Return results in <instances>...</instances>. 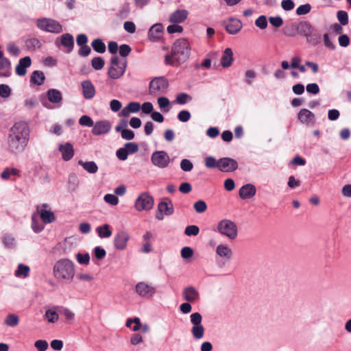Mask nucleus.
<instances>
[{"mask_svg":"<svg viewBox=\"0 0 351 351\" xmlns=\"http://www.w3.org/2000/svg\"><path fill=\"white\" fill-rule=\"evenodd\" d=\"M143 342V337L138 333L132 335L130 339V343L132 346H136Z\"/></svg>","mask_w":351,"mask_h":351,"instance_id":"864d4df0","label":"nucleus"},{"mask_svg":"<svg viewBox=\"0 0 351 351\" xmlns=\"http://www.w3.org/2000/svg\"><path fill=\"white\" fill-rule=\"evenodd\" d=\"M182 296L185 301L188 302H194L199 300V293L194 287L189 286L184 289Z\"/></svg>","mask_w":351,"mask_h":351,"instance_id":"aec40b11","label":"nucleus"},{"mask_svg":"<svg viewBox=\"0 0 351 351\" xmlns=\"http://www.w3.org/2000/svg\"><path fill=\"white\" fill-rule=\"evenodd\" d=\"M26 46L29 49H36L41 47L40 40L37 38H29L25 42Z\"/></svg>","mask_w":351,"mask_h":351,"instance_id":"37998d69","label":"nucleus"},{"mask_svg":"<svg viewBox=\"0 0 351 351\" xmlns=\"http://www.w3.org/2000/svg\"><path fill=\"white\" fill-rule=\"evenodd\" d=\"M199 229L197 226L191 225L187 226L184 230V233L186 235L190 236H196L199 234Z\"/></svg>","mask_w":351,"mask_h":351,"instance_id":"603ef678","label":"nucleus"},{"mask_svg":"<svg viewBox=\"0 0 351 351\" xmlns=\"http://www.w3.org/2000/svg\"><path fill=\"white\" fill-rule=\"evenodd\" d=\"M53 274L59 282H71L75 274L74 263L69 258L58 260L53 265Z\"/></svg>","mask_w":351,"mask_h":351,"instance_id":"7ed1b4c3","label":"nucleus"},{"mask_svg":"<svg viewBox=\"0 0 351 351\" xmlns=\"http://www.w3.org/2000/svg\"><path fill=\"white\" fill-rule=\"evenodd\" d=\"M151 161L154 166L164 169L169 165L170 157L165 151H156L152 154Z\"/></svg>","mask_w":351,"mask_h":351,"instance_id":"9b49d317","label":"nucleus"},{"mask_svg":"<svg viewBox=\"0 0 351 351\" xmlns=\"http://www.w3.org/2000/svg\"><path fill=\"white\" fill-rule=\"evenodd\" d=\"M321 37L320 35L313 29L311 34L306 37L308 43L317 45L320 43Z\"/></svg>","mask_w":351,"mask_h":351,"instance_id":"a19ab883","label":"nucleus"},{"mask_svg":"<svg viewBox=\"0 0 351 351\" xmlns=\"http://www.w3.org/2000/svg\"><path fill=\"white\" fill-rule=\"evenodd\" d=\"M78 165L89 173H95L98 171V167L94 161L84 162L80 160L78 161Z\"/></svg>","mask_w":351,"mask_h":351,"instance_id":"72a5a7b5","label":"nucleus"},{"mask_svg":"<svg viewBox=\"0 0 351 351\" xmlns=\"http://www.w3.org/2000/svg\"><path fill=\"white\" fill-rule=\"evenodd\" d=\"M191 113L189 111L183 110L178 114V119L181 122H186L191 119Z\"/></svg>","mask_w":351,"mask_h":351,"instance_id":"e2e57ef3","label":"nucleus"},{"mask_svg":"<svg viewBox=\"0 0 351 351\" xmlns=\"http://www.w3.org/2000/svg\"><path fill=\"white\" fill-rule=\"evenodd\" d=\"M37 27L45 32L58 34L62 32V27L56 20L51 19H40L36 21Z\"/></svg>","mask_w":351,"mask_h":351,"instance_id":"6e6552de","label":"nucleus"},{"mask_svg":"<svg viewBox=\"0 0 351 351\" xmlns=\"http://www.w3.org/2000/svg\"><path fill=\"white\" fill-rule=\"evenodd\" d=\"M233 62V51L230 48H226L221 58V64L223 68L230 67Z\"/></svg>","mask_w":351,"mask_h":351,"instance_id":"c85d7f7f","label":"nucleus"},{"mask_svg":"<svg viewBox=\"0 0 351 351\" xmlns=\"http://www.w3.org/2000/svg\"><path fill=\"white\" fill-rule=\"evenodd\" d=\"M128 154H132L138 152V146L135 143H127L124 145Z\"/></svg>","mask_w":351,"mask_h":351,"instance_id":"052dcab7","label":"nucleus"},{"mask_svg":"<svg viewBox=\"0 0 351 351\" xmlns=\"http://www.w3.org/2000/svg\"><path fill=\"white\" fill-rule=\"evenodd\" d=\"M82 88V95L86 99H90L95 95V88L90 80L83 81L81 84Z\"/></svg>","mask_w":351,"mask_h":351,"instance_id":"b1692460","label":"nucleus"},{"mask_svg":"<svg viewBox=\"0 0 351 351\" xmlns=\"http://www.w3.org/2000/svg\"><path fill=\"white\" fill-rule=\"evenodd\" d=\"M12 90L7 84H0V97L8 98L11 95Z\"/></svg>","mask_w":351,"mask_h":351,"instance_id":"3c124183","label":"nucleus"},{"mask_svg":"<svg viewBox=\"0 0 351 351\" xmlns=\"http://www.w3.org/2000/svg\"><path fill=\"white\" fill-rule=\"evenodd\" d=\"M19 322V317L14 313L8 314L4 320L5 324L10 327L16 326Z\"/></svg>","mask_w":351,"mask_h":351,"instance_id":"e433bc0d","label":"nucleus"},{"mask_svg":"<svg viewBox=\"0 0 351 351\" xmlns=\"http://www.w3.org/2000/svg\"><path fill=\"white\" fill-rule=\"evenodd\" d=\"M32 60L29 56H25L19 60L16 66V73L19 76H23L27 73V68L29 67Z\"/></svg>","mask_w":351,"mask_h":351,"instance_id":"5701e85b","label":"nucleus"},{"mask_svg":"<svg viewBox=\"0 0 351 351\" xmlns=\"http://www.w3.org/2000/svg\"><path fill=\"white\" fill-rule=\"evenodd\" d=\"M45 75L43 72L40 71H35L32 73L31 76V82L36 85H41L45 81Z\"/></svg>","mask_w":351,"mask_h":351,"instance_id":"f704fd0d","label":"nucleus"},{"mask_svg":"<svg viewBox=\"0 0 351 351\" xmlns=\"http://www.w3.org/2000/svg\"><path fill=\"white\" fill-rule=\"evenodd\" d=\"M11 73L10 61L5 57L0 59V77H7Z\"/></svg>","mask_w":351,"mask_h":351,"instance_id":"7c9ffc66","label":"nucleus"},{"mask_svg":"<svg viewBox=\"0 0 351 351\" xmlns=\"http://www.w3.org/2000/svg\"><path fill=\"white\" fill-rule=\"evenodd\" d=\"M205 165L208 168H217L219 167V160L213 156H208L205 158Z\"/></svg>","mask_w":351,"mask_h":351,"instance_id":"8fccbe9b","label":"nucleus"},{"mask_svg":"<svg viewBox=\"0 0 351 351\" xmlns=\"http://www.w3.org/2000/svg\"><path fill=\"white\" fill-rule=\"evenodd\" d=\"M190 55L189 42L185 38H179L173 43L171 53L165 56V62L166 64L179 66L188 60Z\"/></svg>","mask_w":351,"mask_h":351,"instance_id":"f03ea898","label":"nucleus"},{"mask_svg":"<svg viewBox=\"0 0 351 351\" xmlns=\"http://www.w3.org/2000/svg\"><path fill=\"white\" fill-rule=\"evenodd\" d=\"M191 100V97L186 93H179L176 96V101L179 104H185Z\"/></svg>","mask_w":351,"mask_h":351,"instance_id":"de8ad7c7","label":"nucleus"},{"mask_svg":"<svg viewBox=\"0 0 351 351\" xmlns=\"http://www.w3.org/2000/svg\"><path fill=\"white\" fill-rule=\"evenodd\" d=\"M29 135L30 128L27 122L21 121L15 123L9 131L8 149L14 154L23 152L28 145Z\"/></svg>","mask_w":351,"mask_h":351,"instance_id":"f257e3e1","label":"nucleus"},{"mask_svg":"<svg viewBox=\"0 0 351 351\" xmlns=\"http://www.w3.org/2000/svg\"><path fill=\"white\" fill-rule=\"evenodd\" d=\"M128 123L125 120H123L116 126L115 130L121 132V137L125 140H132L134 138V133L132 130L127 129Z\"/></svg>","mask_w":351,"mask_h":351,"instance_id":"412c9836","label":"nucleus"},{"mask_svg":"<svg viewBox=\"0 0 351 351\" xmlns=\"http://www.w3.org/2000/svg\"><path fill=\"white\" fill-rule=\"evenodd\" d=\"M47 97L49 101L54 104L60 106L62 100V95L60 91L57 89H49L47 92Z\"/></svg>","mask_w":351,"mask_h":351,"instance_id":"cd10ccee","label":"nucleus"},{"mask_svg":"<svg viewBox=\"0 0 351 351\" xmlns=\"http://www.w3.org/2000/svg\"><path fill=\"white\" fill-rule=\"evenodd\" d=\"M96 231L101 238H109L112 235V231L110 230L108 224H104L97 228Z\"/></svg>","mask_w":351,"mask_h":351,"instance_id":"c9c22d12","label":"nucleus"},{"mask_svg":"<svg viewBox=\"0 0 351 351\" xmlns=\"http://www.w3.org/2000/svg\"><path fill=\"white\" fill-rule=\"evenodd\" d=\"M111 128V123L108 121H97L94 124L92 133L96 136L107 134L110 132Z\"/></svg>","mask_w":351,"mask_h":351,"instance_id":"6ab92c4d","label":"nucleus"},{"mask_svg":"<svg viewBox=\"0 0 351 351\" xmlns=\"http://www.w3.org/2000/svg\"><path fill=\"white\" fill-rule=\"evenodd\" d=\"M127 66V60L117 56L111 58L108 75L110 78L116 80L123 75Z\"/></svg>","mask_w":351,"mask_h":351,"instance_id":"20e7f679","label":"nucleus"},{"mask_svg":"<svg viewBox=\"0 0 351 351\" xmlns=\"http://www.w3.org/2000/svg\"><path fill=\"white\" fill-rule=\"evenodd\" d=\"M130 235L126 231H119L114 237L113 244L114 247L118 250H124L127 247Z\"/></svg>","mask_w":351,"mask_h":351,"instance_id":"4468645a","label":"nucleus"},{"mask_svg":"<svg viewBox=\"0 0 351 351\" xmlns=\"http://www.w3.org/2000/svg\"><path fill=\"white\" fill-rule=\"evenodd\" d=\"M60 40L61 44L68 49L67 53H70L73 50L74 46L73 36L70 34H64L61 36Z\"/></svg>","mask_w":351,"mask_h":351,"instance_id":"473e14b6","label":"nucleus"},{"mask_svg":"<svg viewBox=\"0 0 351 351\" xmlns=\"http://www.w3.org/2000/svg\"><path fill=\"white\" fill-rule=\"evenodd\" d=\"M32 218V228L33 230L35 232H39L41 230H43L44 228V226L42 224L39 223V222L37 221V217H36V214H33Z\"/></svg>","mask_w":351,"mask_h":351,"instance_id":"6e6d98bb","label":"nucleus"},{"mask_svg":"<svg viewBox=\"0 0 351 351\" xmlns=\"http://www.w3.org/2000/svg\"><path fill=\"white\" fill-rule=\"evenodd\" d=\"M79 123L81 125H84V126H87V127L94 126L93 121L89 116H87V115L82 116L79 120Z\"/></svg>","mask_w":351,"mask_h":351,"instance_id":"bf43d9fd","label":"nucleus"},{"mask_svg":"<svg viewBox=\"0 0 351 351\" xmlns=\"http://www.w3.org/2000/svg\"><path fill=\"white\" fill-rule=\"evenodd\" d=\"M91 46L93 49L100 53H103L106 51V45L99 38L95 39L92 43Z\"/></svg>","mask_w":351,"mask_h":351,"instance_id":"58836bf2","label":"nucleus"},{"mask_svg":"<svg viewBox=\"0 0 351 351\" xmlns=\"http://www.w3.org/2000/svg\"><path fill=\"white\" fill-rule=\"evenodd\" d=\"M44 317L47 319L49 323H55L58 322L59 315L56 311L52 309H48L45 311Z\"/></svg>","mask_w":351,"mask_h":351,"instance_id":"ea45409f","label":"nucleus"},{"mask_svg":"<svg viewBox=\"0 0 351 351\" xmlns=\"http://www.w3.org/2000/svg\"><path fill=\"white\" fill-rule=\"evenodd\" d=\"M238 168L237 162L231 158H221L219 160L218 169L222 172H232Z\"/></svg>","mask_w":351,"mask_h":351,"instance_id":"2eb2a0df","label":"nucleus"},{"mask_svg":"<svg viewBox=\"0 0 351 351\" xmlns=\"http://www.w3.org/2000/svg\"><path fill=\"white\" fill-rule=\"evenodd\" d=\"M195 210L198 213H202L207 209L206 203L203 200H198L193 205Z\"/></svg>","mask_w":351,"mask_h":351,"instance_id":"49530a36","label":"nucleus"},{"mask_svg":"<svg viewBox=\"0 0 351 351\" xmlns=\"http://www.w3.org/2000/svg\"><path fill=\"white\" fill-rule=\"evenodd\" d=\"M19 173V170L14 168L5 169L1 175V178L8 180L11 175H16Z\"/></svg>","mask_w":351,"mask_h":351,"instance_id":"69168bd1","label":"nucleus"},{"mask_svg":"<svg viewBox=\"0 0 351 351\" xmlns=\"http://www.w3.org/2000/svg\"><path fill=\"white\" fill-rule=\"evenodd\" d=\"M167 30L169 34L182 33L183 28L178 23H173L167 27Z\"/></svg>","mask_w":351,"mask_h":351,"instance_id":"0e129e2a","label":"nucleus"},{"mask_svg":"<svg viewBox=\"0 0 351 351\" xmlns=\"http://www.w3.org/2000/svg\"><path fill=\"white\" fill-rule=\"evenodd\" d=\"M136 293L145 298H152L156 293V288L145 282H140L135 286Z\"/></svg>","mask_w":351,"mask_h":351,"instance_id":"ddd939ff","label":"nucleus"},{"mask_svg":"<svg viewBox=\"0 0 351 351\" xmlns=\"http://www.w3.org/2000/svg\"><path fill=\"white\" fill-rule=\"evenodd\" d=\"M104 201L112 205V206H116L119 203V199L118 197L113 194H106L104 197Z\"/></svg>","mask_w":351,"mask_h":351,"instance_id":"13d9d810","label":"nucleus"},{"mask_svg":"<svg viewBox=\"0 0 351 351\" xmlns=\"http://www.w3.org/2000/svg\"><path fill=\"white\" fill-rule=\"evenodd\" d=\"M188 14L186 10H177L169 16V21L172 23H180L186 19Z\"/></svg>","mask_w":351,"mask_h":351,"instance_id":"bb28decb","label":"nucleus"},{"mask_svg":"<svg viewBox=\"0 0 351 351\" xmlns=\"http://www.w3.org/2000/svg\"><path fill=\"white\" fill-rule=\"evenodd\" d=\"M337 19L340 24L346 25L348 23V15L346 12L340 10L337 12Z\"/></svg>","mask_w":351,"mask_h":351,"instance_id":"5fc2aeb1","label":"nucleus"},{"mask_svg":"<svg viewBox=\"0 0 351 351\" xmlns=\"http://www.w3.org/2000/svg\"><path fill=\"white\" fill-rule=\"evenodd\" d=\"M3 242L5 247H13L15 245L14 238L10 235H6L3 239Z\"/></svg>","mask_w":351,"mask_h":351,"instance_id":"774afa93","label":"nucleus"},{"mask_svg":"<svg viewBox=\"0 0 351 351\" xmlns=\"http://www.w3.org/2000/svg\"><path fill=\"white\" fill-rule=\"evenodd\" d=\"M256 189L254 184H246L239 189V197L243 199H250L256 195Z\"/></svg>","mask_w":351,"mask_h":351,"instance_id":"4be33fe9","label":"nucleus"},{"mask_svg":"<svg viewBox=\"0 0 351 351\" xmlns=\"http://www.w3.org/2000/svg\"><path fill=\"white\" fill-rule=\"evenodd\" d=\"M164 28L161 23L153 25L148 32V38L152 42H157L162 37Z\"/></svg>","mask_w":351,"mask_h":351,"instance_id":"f3484780","label":"nucleus"},{"mask_svg":"<svg viewBox=\"0 0 351 351\" xmlns=\"http://www.w3.org/2000/svg\"><path fill=\"white\" fill-rule=\"evenodd\" d=\"M180 167L184 171H190L193 169V165L188 159H183L180 162Z\"/></svg>","mask_w":351,"mask_h":351,"instance_id":"338daca9","label":"nucleus"},{"mask_svg":"<svg viewBox=\"0 0 351 351\" xmlns=\"http://www.w3.org/2000/svg\"><path fill=\"white\" fill-rule=\"evenodd\" d=\"M255 25L261 29H264L267 26V21L266 16L264 15L260 16L255 21Z\"/></svg>","mask_w":351,"mask_h":351,"instance_id":"680f3d73","label":"nucleus"},{"mask_svg":"<svg viewBox=\"0 0 351 351\" xmlns=\"http://www.w3.org/2000/svg\"><path fill=\"white\" fill-rule=\"evenodd\" d=\"M223 24L226 31L230 34H235L238 33L242 28L241 22L239 19L234 18L224 21Z\"/></svg>","mask_w":351,"mask_h":351,"instance_id":"a211bd4d","label":"nucleus"},{"mask_svg":"<svg viewBox=\"0 0 351 351\" xmlns=\"http://www.w3.org/2000/svg\"><path fill=\"white\" fill-rule=\"evenodd\" d=\"M125 326L128 328H130L134 332L141 330L143 333H147L149 331V326L147 324H141V319L138 317L128 319Z\"/></svg>","mask_w":351,"mask_h":351,"instance_id":"dca6fc26","label":"nucleus"},{"mask_svg":"<svg viewBox=\"0 0 351 351\" xmlns=\"http://www.w3.org/2000/svg\"><path fill=\"white\" fill-rule=\"evenodd\" d=\"M76 259L78 263L81 265H88L90 262V256L88 253L82 254L77 253L76 254Z\"/></svg>","mask_w":351,"mask_h":351,"instance_id":"a18cd8bd","label":"nucleus"},{"mask_svg":"<svg viewBox=\"0 0 351 351\" xmlns=\"http://www.w3.org/2000/svg\"><path fill=\"white\" fill-rule=\"evenodd\" d=\"M105 62L101 57H95L91 61V65L95 70H101L104 66Z\"/></svg>","mask_w":351,"mask_h":351,"instance_id":"c03bdc74","label":"nucleus"},{"mask_svg":"<svg viewBox=\"0 0 351 351\" xmlns=\"http://www.w3.org/2000/svg\"><path fill=\"white\" fill-rule=\"evenodd\" d=\"M174 208L172 202L167 198L162 199L157 207L156 218L160 221L162 220L165 215H171L173 213Z\"/></svg>","mask_w":351,"mask_h":351,"instance_id":"9d476101","label":"nucleus"},{"mask_svg":"<svg viewBox=\"0 0 351 351\" xmlns=\"http://www.w3.org/2000/svg\"><path fill=\"white\" fill-rule=\"evenodd\" d=\"M217 231L230 240H234L237 237L238 228L236 223L227 219L219 221L217 226Z\"/></svg>","mask_w":351,"mask_h":351,"instance_id":"423d86ee","label":"nucleus"},{"mask_svg":"<svg viewBox=\"0 0 351 351\" xmlns=\"http://www.w3.org/2000/svg\"><path fill=\"white\" fill-rule=\"evenodd\" d=\"M298 119L306 125L313 124L314 122L315 115L308 109L303 108L298 113Z\"/></svg>","mask_w":351,"mask_h":351,"instance_id":"a878e982","label":"nucleus"},{"mask_svg":"<svg viewBox=\"0 0 351 351\" xmlns=\"http://www.w3.org/2000/svg\"><path fill=\"white\" fill-rule=\"evenodd\" d=\"M169 82L164 77L154 78L149 86V93L152 96H158L167 92Z\"/></svg>","mask_w":351,"mask_h":351,"instance_id":"0eeeda50","label":"nucleus"},{"mask_svg":"<svg viewBox=\"0 0 351 351\" xmlns=\"http://www.w3.org/2000/svg\"><path fill=\"white\" fill-rule=\"evenodd\" d=\"M216 254L221 258L229 260L232 256V250L225 244H219L216 247Z\"/></svg>","mask_w":351,"mask_h":351,"instance_id":"c756f323","label":"nucleus"},{"mask_svg":"<svg viewBox=\"0 0 351 351\" xmlns=\"http://www.w3.org/2000/svg\"><path fill=\"white\" fill-rule=\"evenodd\" d=\"M58 149L62 153V159L65 161L70 160L74 156L73 147L70 143L60 145Z\"/></svg>","mask_w":351,"mask_h":351,"instance_id":"393cba45","label":"nucleus"},{"mask_svg":"<svg viewBox=\"0 0 351 351\" xmlns=\"http://www.w3.org/2000/svg\"><path fill=\"white\" fill-rule=\"evenodd\" d=\"M34 347L38 351H46L49 348V345L46 340L39 339L34 342Z\"/></svg>","mask_w":351,"mask_h":351,"instance_id":"09e8293b","label":"nucleus"},{"mask_svg":"<svg viewBox=\"0 0 351 351\" xmlns=\"http://www.w3.org/2000/svg\"><path fill=\"white\" fill-rule=\"evenodd\" d=\"M154 204L153 197L148 193H143L136 199L134 207L137 211L149 210Z\"/></svg>","mask_w":351,"mask_h":351,"instance_id":"1a4fd4ad","label":"nucleus"},{"mask_svg":"<svg viewBox=\"0 0 351 351\" xmlns=\"http://www.w3.org/2000/svg\"><path fill=\"white\" fill-rule=\"evenodd\" d=\"M202 315L198 312L190 315V322L192 324L191 333L195 340H200L204 337L205 328L202 324Z\"/></svg>","mask_w":351,"mask_h":351,"instance_id":"39448f33","label":"nucleus"},{"mask_svg":"<svg viewBox=\"0 0 351 351\" xmlns=\"http://www.w3.org/2000/svg\"><path fill=\"white\" fill-rule=\"evenodd\" d=\"M311 6L309 3H306L300 5L296 10V14L298 15H304L310 12Z\"/></svg>","mask_w":351,"mask_h":351,"instance_id":"4d7b16f0","label":"nucleus"},{"mask_svg":"<svg viewBox=\"0 0 351 351\" xmlns=\"http://www.w3.org/2000/svg\"><path fill=\"white\" fill-rule=\"evenodd\" d=\"M158 104L160 109L165 112L169 111L170 101L167 97H160L158 98Z\"/></svg>","mask_w":351,"mask_h":351,"instance_id":"79ce46f5","label":"nucleus"},{"mask_svg":"<svg viewBox=\"0 0 351 351\" xmlns=\"http://www.w3.org/2000/svg\"><path fill=\"white\" fill-rule=\"evenodd\" d=\"M36 217L40 216V219L45 223H50L55 221V215L50 210L47 204H43L36 206Z\"/></svg>","mask_w":351,"mask_h":351,"instance_id":"f8f14e48","label":"nucleus"},{"mask_svg":"<svg viewBox=\"0 0 351 351\" xmlns=\"http://www.w3.org/2000/svg\"><path fill=\"white\" fill-rule=\"evenodd\" d=\"M292 27H295L298 33L304 34L306 37H307L314 29L311 25L307 22L300 23L298 25H292Z\"/></svg>","mask_w":351,"mask_h":351,"instance_id":"2f4dec72","label":"nucleus"},{"mask_svg":"<svg viewBox=\"0 0 351 351\" xmlns=\"http://www.w3.org/2000/svg\"><path fill=\"white\" fill-rule=\"evenodd\" d=\"M30 269L28 266L23 264H19L17 269L15 271L14 275L19 278H26L28 276Z\"/></svg>","mask_w":351,"mask_h":351,"instance_id":"4c0bfd02","label":"nucleus"}]
</instances>
